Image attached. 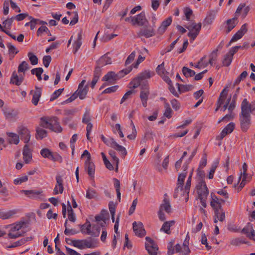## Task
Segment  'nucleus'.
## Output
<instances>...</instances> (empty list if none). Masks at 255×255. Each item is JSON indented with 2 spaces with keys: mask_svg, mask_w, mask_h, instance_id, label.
Returning a JSON list of instances; mask_svg holds the SVG:
<instances>
[{
  "mask_svg": "<svg viewBox=\"0 0 255 255\" xmlns=\"http://www.w3.org/2000/svg\"><path fill=\"white\" fill-rule=\"evenodd\" d=\"M98 196L97 191L93 189L89 188L86 191V197L89 199H97Z\"/></svg>",
  "mask_w": 255,
  "mask_h": 255,
  "instance_id": "40",
  "label": "nucleus"
},
{
  "mask_svg": "<svg viewBox=\"0 0 255 255\" xmlns=\"http://www.w3.org/2000/svg\"><path fill=\"white\" fill-rule=\"evenodd\" d=\"M172 21V17L170 16L163 20L161 25L158 28L157 32L159 34H162L166 30L167 27L169 26Z\"/></svg>",
  "mask_w": 255,
  "mask_h": 255,
  "instance_id": "23",
  "label": "nucleus"
},
{
  "mask_svg": "<svg viewBox=\"0 0 255 255\" xmlns=\"http://www.w3.org/2000/svg\"><path fill=\"white\" fill-rule=\"evenodd\" d=\"M120 79L118 73H116L114 71H110L108 72L102 79V81H105L108 83V84H114L116 81Z\"/></svg>",
  "mask_w": 255,
  "mask_h": 255,
  "instance_id": "14",
  "label": "nucleus"
},
{
  "mask_svg": "<svg viewBox=\"0 0 255 255\" xmlns=\"http://www.w3.org/2000/svg\"><path fill=\"white\" fill-rule=\"evenodd\" d=\"M164 62H163L161 64L158 65L156 68L157 73L160 76L164 74Z\"/></svg>",
  "mask_w": 255,
  "mask_h": 255,
  "instance_id": "63",
  "label": "nucleus"
},
{
  "mask_svg": "<svg viewBox=\"0 0 255 255\" xmlns=\"http://www.w3.org/2000/svg\"><path fill=\"white\" fill-rule=\"evenodd\" d=\"M218 49H217L213 51L212 53L210 55V59L209 61V64L213 65V62L217 60V51Z\"/></svg>",
  "mask_w": 255,
  "mask_h": 255,
  "instance_id": "61",
  "label": "nucleus"
},
{
  "mask_svg": "<svg viewBox=\"0 0 255 255\" xmlns=\"http://www.w3.org/2000/svg\"><path fill=\"white\" fill-rule=\"evenodd\" d=\"M202 26L201 23L199 22L198 24L194 23L192 28L191 26H188L186 28L190 30L188 33L187 35L191 38L192 40H194L197 36L199 35L200 31L201 30Z\"/></svg>",
  "mask_w": 255,
  "mask_h": 255,
  "instance_id": "8",
  "label": "nucleus"
},
{
  "mask_svg": "<svg viewBox=\"0 0 255 255\" xmlns=\"http://www.w3.org/2000/svg\"><path fill=\"white\" fill-rule=\"evenodd\" d=\"M101 138L107 146L113 147L116 142L113 137L106 138L104 135H101Z\"/></svg>",
  "mask_w": 255,
  "mask_h": 255,
  "instance_id": "43",
  "label": "nucleus"
},
{
  "mask_svg": "<svg viewBox=\"0 0 255 255\" xmlns=\"http://www.w3.org/2000/svg\"><path fill=\"white\" fill-rule=\"evenodd\" d=\"M97 240L89 237L85 240H75L73 243V246L79 249H83L85 248L94 249L97 247Z\"/></svg>",
  "mask_w": 255,
  "mask_h": 255,
  "instance_id": "2",
  "label": "nucleus"
},
{
  "mask_svg": "<svg viewBox=\"0 0 255 255\" xmlns=\"http://www.w3.org/2000/svg\"><path fill=\"white\" fill-rule=\"evenodd\" d=\"M231 54V51L229 50V52L225 55L223 60V64L224 66L228 67L231 64L233 59V56L234 55Z\"/></svg>",
  "mask_w": 255,
  "mask_h": 255,
  "instance_id": "37",
  "label": "nucleus"
},
{
  "mask_svg": "<svg viewBox=\"0 0 255 255\" xmlns=\"http://www.w3.org/2000/svg\"><path fill=\"white\" fill-rule=\"evenodd\" d=\"M91 121V116L90 115V110L86 109L82 118V123L84 124L90 123Z\"/></svg>",
  "mask_w": 255,
  "mask_h": 255,
  "instance_id": "46",
  "label": "nucleus"
},
{
  "mask_svg": "<svg viewBox=\"0 0 255 255\" xmlns=\"http://www.w3.org/2000/svg\"><path fill=\"white\" fill-rule=\"evenodd\" d=\"M241 128L243 131L246 132L251 125V116L249 113L241 110L239 115Z\"/></svg>",
  "mask_w": 255,
  "mask_h": 255,
  "instance_id": "4",
  "label": "nucleus"
},
{
  "mask_svg": "<svg viewBox=\"0 0 255 255\" xmlns=\"http://www.w3.org/2000/svg\"><path fill=\"white\" fill-rule=\"evenodd\" d=\"M28 57L32 65H36L38 63V58L33 53L29 52L28 53Z\"/></svg>",
  "mask_w": 255,
  "mask_h": 255,
  "instance_id": "57",
  "label": "nucleus"
},
{
  "mask_svg": "<svg viewBox=\"0 0 255 255\" xmlns=\"http://www.w3.org/2000/svg\"><path fill=\"white\" fill-rule=\"evenodd\" d=\"M64 90V88H60L54 91V92L51 95L50 101H53L56 100L62 93Z\"/></svg>",
  "mask_w": 255,
  "mask_h": 255,
  "instance_id": "56",
  "label": "nucleus"
},
{
  "mask_svg": "<svg viewBox=\"0 0 255 255\" xmlns=\"http://www.w3.org/2000/svg\"><path fill=\"white\" fill-rule=\"evenodd\" d=\"M53 152L50 149L47 148H42L40 150V154L44 158H47L50 159Z\"/></svg>",
  "mask_w": 255,
  "mask_h": 255,
  "instance_id": "45",
  "label": "nucleus"
},
{
  "mask_svg": "<svg viewBox=\"0 0 255 255\" xmlns=\"http://www.w3.org/2000/svg\"><path fill=\"white\" fill-rule=\"evenodd\" d=\"M8 142L10 144H17L19 142V135L13 132H7Z\"/></svg>",
  "mask_w": 255,
  "mask_h": 255,
  "instance_id": "30",
  "label": "nucleus"
},
{
  "mask_svg": "<svg viewBox=\"0 0 255 255\" xmlns=\"http://www.w3.org/2000/svg\"><path fill=\"white\" fill-rule=\"evenodd\" d=\"M82 33H81V32H80L79 33H78L77 40L74 43V53H76L78 51V50L79 49V48H80V47L82 45Z\"/></svg>",
  "mask_w": 255,
  "mask_h": 255,
  "instance_id": "39",
  "label": "nucleus"
},
{
  "mask_svg": "<svg viewBox=\"0 0 255 255\" xmlns=\"http://www.w3.org/2000/svg\"><path fill=\"white\" fill-rule=\"evenodd\" d=\"M148 23V21L146 18L145 13L142 11L135 17L134 22H133V25L137 24L139 26H143Z\"/></svg>",
  "mask_w": 255,
  "mask_h": 255,
  "instance_id": "18",
  "label": "nucleus"
},
{
  "mask_svg": "<svg viewBox=\"0 0 255 255\" xmlns=\"http://www.w3.org/2000/svg\"><path fill=\"white\" fill-rule=\"evenodd\" d=\"M165 105V111L164 113V115L166 118L170 119L172 117V110L171 108L170 107V105L169 103L167 102H165L164 104Z\"/></svg>",
  "mask_w": 255,
  "mask_h": 255,
  "instance_id": "49",
  "label": "nucleus"
},
{
  "mask_svg": "<svg viewBox=\"0 0 255 255\" xmlns=\"http://www.w3.org/2000/svg\"><path fill=\"white\" fill-rule=\"evenodd\" d=\"M24 232L21 233L20 232H9L7 235L8 238L9 239H16L17 238L23 236Z\"/></svg>",
  "mask_w": 255,
  "mask_h": 255,
  "instance_id": "59",
  "label": "nucleus"
},
{
  "mask_svg": "<svg viewBox=\"0 0 255 255\" xmlns=\"http://www.w3.org/2000/svg\"><path fill=\"white\" fill-rule=\"evenodd\" d=\"M112 148L119 152L123 158H125L127 154V151L126 148L119 144L117 142L115 143L114 146Z\"/></svg>",
  "mask_w": 255,
  "mask_h": 255,
  "instance_id": "38",
  "label": "nucleus"
},
{
  "mask_svg": "<svg viewBox=\"0 0 255 255\" xmlns=\"http://www.w3.org/2000/svg\"><path fill=\"white\" fill-rule=\"evenodd\" d=\"M193 88L194 86L192 85H183L181 88H179V93L180 94L185 93L191 91Z\"/></svg>",
  "mask_w": 255,
  "mask_h": 255,
  "instance_id": "54",
  "label": "nucleus"
},
{
  "mask_svg": "<svg viewBox=\"0 0 255 255\" xmlns=\"http://www.w3.org/2000/svg\"><path fill=\"white\" fill-rule=\"evenodd\" d=\"M56 184L53 190V194L57 195L58 193L62 194L64 190L63 186V180L62 177L60 175H56Z\"/></svg>",
  "mask_w": 255,
  "mask_h": 255,
  "instance_id": "17",
  "label": "nucleus"
},
{
  "mask_svg": "<svg viewBox=\"0 0 255 255\" xmlns=\"http://www.w3.org/2000/svg\"><path fill=\"white\" fill-rule=\"evenodd\" d=\"M215 216L218 220L223 222L225 219V212L223 208L214 209Z\"/></svg>",
  "mask_w": 255,
  "mask_h": 255,
  "instance_id": "33",
  "label": "nucleus"
},
{
  "mask_svg": "<svg viewBox=\"0 0 255 255\" xmlns=\"http://www.w3.org/2000/svg\"><path fill=\"white\" fill-rule=\"evenodd\" d=\"M21 193H24L25 195L31 199L40 198L39 195L42 193V191L37 190H22L21 191Z\"/></svg>",
  "mask_w": 255,
  "mask_h": 255,
  "instance_id": "26",
  "label": "nucleus"
},
{
  "mask_svg": "<svg viewBox=\"0 0 255 255\" xmlns=\"http://www.w3.org/2000/svg\"><path fill=\"white\" fill-rule=\"evenodd\" d=\"M23 158L26 163H28L32 159V154L27 144H25L23 147Z\"/></svg>",
  "mask_w": 255,
  "mask_h": 255,
  "instance_id": "25",
  "label": "nucleus"
},
{
  "mask_svg": "<svg viewBox=\"0 0 255 255\" xmlns=\"http://www.w3.org/2000/svg\"><path fill=\"white\" fill-rule=\"evenodd\" d=\"M155 75L154 71H151L149 70H145L137 75L130 84H133L132 88L133 89L136 88L141 84V81H145V80L149 79Z\"/></svg>",
  "mask_w": 255,
  "mask_h": 255,
  "instance_id": "3",
  "label": "nucleus"
},
{
  "mask_svg": "<svg viewBox=\"0 0 255 255\" xmlns=\"http://www.w3.org/2000/svg\"><path fill=\"white\" fill-rule=\"evenodd\" d=\"M212 201L210 205L213 209L222 208L221 204L225 202V200L219 199L213 193L211 194Z\"/></svg>",
  "mask_w": 255,
  "mask_h": 255,
  "instance_id": "19",
  "label": "nucleus"
},
{
  "mask_svg": "<svg viewBox=\"0 0 255 255\" xmlns=\"http://www.w3.org/2000/svg\"><path fill=\"white\" fill-rule=\"evenodd\" d=\"M10 83L17 86H19L22 83V79L21 78H18V76L16 72L14 71L11 76Z\"/></svg>",
  "mask_w": 255,
  "mask_h": 255,
  "instance_id": "34",
  "label": "nucleus"
},
{
  "mask_svg": "<svg viewBox=\"0 0 255 255\" xmlns=\"http://www.w3.org/2000/svg\"><path fill=\"white\" fill-rule=\"evenodd\" d=\"M149 95V91H140L139 97L141 101V103L144 107L147 106V101Z\"/></svg>",
  "mask_w": 255,
  "mask_h": 255,
  "instance_id": "36",
  "label": "nucleus"
},
{
  "mask_svg": "<svg viewBox=\"0 0 255 255\" xmlns=\"http://www.w3.org/2000/svg\"><path fill=\"white\" fill-rule=\"evenodd\" d=\"M174 223L175 222L174 221L165 222L162 225L160 231L167 234H170L171 233L170 228Z\"/></svg>",
  "mask_w": 255,
  "mask_h": 255,
  "instance_id": "35",
  "label": "nucleus"
},
{
  "mask_svg": "<svg viewBox=\"0 0 255 255\" xmlns=\"http://www.w3.org/2000/svg\"><path fill=\"white\" fill-rule=\"evenodd\" d=\"M28 180V176L27 175L23 176L14 179L13 183L15 185H19L23 182H25Z\"/></svg>",
  "mask_w": 255,
  "mask_h": 255,
  "instance_id": "60",
  "label": "nucleus"
},
{
  "mask_svg": "<svg viewBox=\"0 0 255 255\" xmlns=\"http://www.w3.org/2000/svg\"><path fill=\"white\" fill-rule=\"evenodd\" d=\"M249 48V43L247 42H244L242 46H236L232 47L230 49V51L232 52L231 54H235L236 53L238 52L239 49H246Z\"/></svg>",
  "mask_w": 255,
  "mask_h": 255,
  "instance_id": "47",
  "label": "nucleus"
},
{
  "mask_svg": "<svg viewBox=\"0 0 255 255\" xmlns=\"http://www.w3.org/2000/svg\"><path fill=\"white\" fill-rule=\"evenodd\" d=\"M182 71L183 74L186 77H191L194 75H195V72L194 70H192L187 67L184 66L182 69Z\"/></svg>",
  "mask_w": 255,
  "mask_h": 255,
  "instance_id": "44",
  "label": "nucleus"
},
{
  "mask_svg": "<svg viewBox=\"0 0 255 255\" xmlns=\"http://www.w3.org/2000/svg\"><path fill=\"white\" fill-rule=\"evenodd\" d=\"M132 66H130L126 69L120 71L118 73H117L120 79L124 77L125 75L128 74L132 70Z\"/></svg>",
  "mask_w": 255,
  "mask_h": 255,
  "instance_id": "52",
  "label": "nucleus"
},
{
  "mask_svg": "<svg viewBox=\"0 0 255 255\" xmlns=\"http://www.w3.org/2000/svg\"><path fill=\"white\" fill-rule=\"evenodd\" d=\"M155 35V30L153 28L144 27L141 28L137 32L138 37L144 36L146 38H149Z\"/></svg>",
  "mask_w": 255,
  "mask_h": 255,
  "instance_id": "16",
  "label": "nucleus"
},
{
  "mask_svg": "<svg viewBox=\"0 0 255 255\" xmlns=\"http://www.w3.org/2000/svg\"><path fill=\"white\" fill-rule=\"evenodd\" d=\"M14 214V213L11 211L4 212L0 210V218L2 219H7L10 218Z\"/></svg>",
  "mask_w": 255,
  "mask_h": 255,
  "instance_id": "55",
  "label": "nucleus"
},
{
  "mask_svg": "<svg viewBox=\"0 0 255 255\" xmlns=\"http://www.w3.org/2000/svg\"><path fill=\"white\" fill-rule=\"evenodd\" d=\"M29 69L28 64L25 61H22L18 67V72L24 73Z\"/></svg>",
  "mask_w": 255,
  "mask_h": 255,
  "instance_id": "50",
  "label": "nucleus"
},
{
  "mask_svg": "<svg viewBox=\"0 0 255 255\" xmlns=\"http://www.w3.org/2000/svg\"><path fill=\"white\" fill-rule=\"evenodd\" d=\"M84 167L88 175L92 179L94 180L95 171V166L94 163L91 160L85 161Z\"/></svg>",
  "mask_w": 255,
  "mask_h": 255,
  "instance_id": "20",
  "label": "nucleus"
},
{
  "mask_svg": "<svg viewBox=\"0 0 255 255\" xmlns=\"http://www.w3.org/2000/svg\"><path fill=\"white\" fill-rule=\"evenodd\" d=\"M190 253V250L188 245L183 244V247L179 253V255H189Z\"/></svg>",
  "mask_w": 255,
  "mask_h": 255,
  "instance_id": "64",
  "label": "nucleus"
},
{
  "mask_svg": "<svg viewBox=\"0 0 255 255\" xmlns=\"http://www.w3.org/2000/svg\"><path fill=\"white\" fill-rule=\"evenodd\" d=\"M242 234H245L247 237L250 238H253L255 236V231L253 229L252 225L250 223L248 224L242 230L241 232Z\"/></svg>",
  "mask_w": 255,
  "mask_h": 255,
  "instance_id": "22",
  "label": "nucleus"
},
{
  "mask_svg": "<svg viewBox=\"0 0 255 255\" xmlns=\"http://www.w3.org/2000/svg\"><path fill=\"white\" fill-rule=\"evenodd\" d=\"M101 155L106 168L110 170H113L114 169V167L111 163L107 158L104 152H101Z\"/></svg>",
  "mask_w": 255,
  "mask_h": 255,
  "instance_id": "48",
  "label": "nucleus"
},
{
  "mask_svg": "<svg viewBox=\"0 0 255 255\" xmlns=\"http://www.w3.org/2000/svg\"><path fill=\"white\" fill-rule=\"evenodd\" d=\"M25 224V222L20 221L12 225H8L7 226L10 227L9 232H19V231L23 227Z\"/></svg>",
  "mask_w": 255,
  "mask_h": 255,
  "instance_id": "31",
  "label": "nucleus"
},
{
  "mask_svg": "<svg viewBox=\"0 0 255 255\" xmlns=\"http://www.w3.org/2000/svg\"><path fill=\"white\" fill-rule=\"evenodd\" d=\"M50 160L54 162L58 161L60 163H61L63 161V158L62 156L57 152H53Z\"/></svg>",
  "mask_w": 255,
  "mask_h": 255,
  "instance_id": "58",
  "label": "nucleus"
},
{
  "mask_svg": "<svg viewBox=\"0 0 255 255\" xmlns=\"http://www.w3.org/2000/svg\"><path fill=\"white\" fill-rule=\"evenodd\" d=\"M109 211L112 215L113 222L115 221V215L116 213V205L113 201H110L109 203Z\"/></svg>",
  "mask_w": 255,
  "mask_h": 255,
  "instance_id": "51",
  "label": "nucleus"
},
{
  "mask_svg": "<svg viewBox=\"0 0 255 255\" xmlns=\"http://www.w3.org/2000/svg\"><path fill=\"white\" fill-rule=\"evenodd\" d=\"M58 120L56 117L50 119L42 117L40 119V126L55 132L59 133L62 132V128L59 125Z\"/></svg>",
  "mask_w": 255,
  "mask_h": 255,
  "instance_id": "1",
  "label": "nucleus"
},
{
  "mask_svg": "<svg viewBox=\"0 0 255 255\" xmlns=\"http://www.w3.org/2000/svg\"><path fill=\"white\" fill-rule=\"evenodd\" d=\"M159 210H161L162 211L164 210L167 213L171 212V205L168 199L165 198H164L163 203L160 206Z\"/></svg>",
  "mask_w": 255,
  "mask_h": 255,
  "instance_id": "32",
  "label": "nucleus"
},
{
  "mask_svg": "<svg viewBox=\"0 0 255 255\" xmlns=\"http://www.w3.org/2000/svg\"><path fill=\"white\" fill-rule=\"evenodd\" d=\"M187 176L186 172L185 171H182L179 173L177 183V187L175 189L173 197L174 198H177L179 195V191L180 190L182 191V187L184 183L185 178Z\"/></svg>",
  "mask_w": 255,
  "mask_h": 255,
  "instance_id": "7",
  "label": "nucleus"
},
{
  "mask_svg": "<svg viewBox=\"0 0 255 255\" xmlns=\"http://www.w3.org/2000/svg\"><path fill=\"white\" fill-rule=\"evenodd\" d=\"M199 198H207L209 195V190L205 181H200L197 185Z\"/></svg>",
  "mask_w": 255,
  "mask_h": 255,
  "instance_id": "11",
  "label": "nucleus"
},
{
  "mask_svg": "<svg viewBox=\"0 0 255 255\" xmlns=\"http://www.w3.org/2000/svg\"><path fill=\"white\" fill-rule=\"evenodd\" d=\"M235 127V124L233 123H230L225 128L221 131L220 135L216 137V139L221 140L223 139L227 134L232 132Z\"/></svg>",
  "mask_w": 255,
  "mask_h": 255,
  "instance_id": "13",
  "label": "nucleus"
},
{
  "mask_svg": "<svg viewBox=\"0 0 255 255\" xmlns=\"http://www.w3.org/2000/svg\"><path fill=\"white\" fill-rule=\"evenodd\" d=\"M228 91L229 90L228 89V87H226L220 94L219 97L216 103L217 107L215 109L216 112H217L219 110V109L222 107V106L224 104L227 98Z\"/></svg>",
  "mask_w": 255,
  "mask_h": 255,
  "instance_id": "15",
  "label": "nucleus"
},
{
  "mask_svg": "<svg viewBox=\"0 0 255 255\" xmlns=\"http://www.w3.org/2000/svg\"><path fill=\"white\" fill-rule=\"evenodd\" d=\"M237 23V18L236 17L228 19L226 21L227 24L226 32L227 33H229L236 26Z\"/></svg>",
  "mask_w": 255,
  "mask_h": 255,
  "instance_id": "29",
  "label": "nucleus"
},
{
  "mask_svg": "<svg viewBox=\"0 0 255 255\" xmlns=\"http://www.w3.org/2000/svg\"><path fill=\"white\" fill-rule=\"evenodd\" d=\"M216 14L217 11L214 10L209 11L207 13L206 17L204 19L203 22V26H205L211 24L215 18Z\"/></svg>",
  "mask_w": 255,
  "mask_h": 255,
  "instance_id": "21",
  "label": "nucleus"
},
{
  "mask_svg": "<svg viewBox=\"0 0 255 255\" xmlns=\"http://www.w3.org/2000/svg\"><path fill=\"white\" fill-rule=\"evenodd\" d=\"M17 132L18 135L20 136L21 140L24 141V142L27 143L30 139V131L28 129L23 126H20L17 128Z\"/></svg>",
  "mask_w": 255,
  "mask_h": 255,
  "instance_id": "9",
  "label": "nucleus"
},
{
  "mask_svg": "<svg viewBox=\"0 0 255 255\" xmlns=\"http://www.w3.org/2000/svg\"><path fill=\"white\" fill-rule=\"evenodd\" d=\"M86 83L85 80H83L79 84L78 89L75 91L77 95L81 100L84 99L87 94L88 91V85H85Z\"/></svg>",
  "mask_w": 255,
  "mask_h": 255,
  "instance_id": "10",
  "label": "nucleus"
},
{
  "mask_svg": "<svg viewBox=\"0 0 255 255\" xmlns=\"http://www.w3.org/2000/svg\"><path fill=\"white\" fill-rule=\"evenodd\" d=\"M2 111L6 118H11L14 116L13 114H12L13 111L11 110H8V109L5 107H4L2 108Z\"/></svg>",
  "mask_w": 255,
  "mask_h": 255,
  "instance_id": "62",
  "label": "nucleus"
},
{
  "mask_svg": "<svg viewBox=\"0 0 255 255\" xmlns=\"http://www.w3.org/2000/svg\"><path fill=\"white\" fill-rule=\"evenodd\" d=\"M79 226L80 227L82 233L86 234L91 236L94 235V233L91 230V223L88 220H86L85 224L83 225H79Z\"/></svg>",
  "mask_w": 255,
  "mask_h": 255,
  "instance_id": "24",
  "label": "nucleus"
},
{
  "mask_svg": "<svg viewBox=\"0 0 255 255\" xmlns=\"http://www.w3.org/2000/svg\"><path fill=\"white\" fill-rule=\"evenodd\" d=\"M67 212L69 220L72 222H75L76 220L75 214H74V211L69 202H68Z\"/></svg>",
  "mask_w": 255,
  "mask_h": 255,
  "instance_id": "41",
  "label": "nucleus"
},
{
  "mask_svg": "<svg viewBox=\"0 0 255 255\" xmlns=\"http://www.w3.org/2000/svg\"><path fill=\"white\" fill-rule=\"evenodd\" d=\"M247 243V242L246 241V239L244 237L234 238L230 241V244L235 246Z\"/></svg>",
  "mask_w": 255,
  "mask_h": 255,
  "instance_id": "42",
  "label": "nucleus"
},
{
  "mask_svg": "<svg viewBox=\"0 0 255 255\" xmlns=\"http://www.w3.org/2000/svg\"><path fill=\"white\" fill-rule=\"evenodd\" d=\"M41 95V89L40 88H38L35 86V91L33 92L32 95V99L31 100L32 103L34 105L36 106L39 101V99Z\"/></svg>",
  "mask_w": 255,
  "mask_h": 255,
  "instance_id": "27",
  "label": "nucleus"
},
{
  "mask_svg": "<svg viewBox=\"0 0 255 255\" xmlns=\"http://www.w3.org/2000/svg\"><path fill=\"white\" fill-rule=\"evenodd\" d=\"M241 110L255 116V100L249 103L247 99H244L241 103Z\"/></svg>",
  "mask_w": 255,
  "mask_h": 255,
  "instance_id": "6",
  "label": "nucleus"
},
{
  "mask_svg": "<svg viewBox=\"0 0 255 255\" xmlns=\"http://www.w3.org/2000/svg\"><path fill=\"white\" fill-rule=\"evenodd\" d=\"M111 58L105 55L99 59V60L96 62V65L102 68L107 64H111Z\"/></svg>",
  "mask_w": 255,
  "mask_h": 255,
  "instance_id": "28",
  "label": "nucleus"
},
{
  "mask_svg": "<svg viewBox=\"0 0 255 255\" xmlns=\"http://www.w3.org/2000/svg\"><path fill=\"white\" fill-rule=\"evenodd\" d=\"M132 228L135 234L137 236L141 238L145 235L146 231L141 222H138L137 223L135 221L134 222L132 223Z\"/></svg>",
  "mask_w": 255,
  "mask_h": 255,
  "instance_id": "12",
  "label": "nucleus"
},
{
  "mask_svg": "<svg viewBox=\"0 0 255 255\" xmlns=\"http://www.w3.org/2000/svg\"><path fill=\"white\" fill-rule=\"evenodd\" d=\"M145 247L149 255H157L158 250L157 245L154 241L149 237L145 238Z\"/></svg>",
  "mask_w": 255,
  "mask_h": 255,
  "instance_id": "5",
  "label": "nucleus"
},
{
  "mask_svg": "<svg viewBox=\"0 0 255 255\" xmlns=\"http://www.w3.org/2000/svg\"><path fill=\"white\" fill-rule=\"evenodd\" d=\"M46 136L47 131L45 129L40 128L36 129V138L37 139L39 138L40 139H42Z\"/></svg>",
  "mask_w": 255,
  "mask_h": 255,
  "instance_id": "53",
  "label": "nucleus"
}]
</instances>
